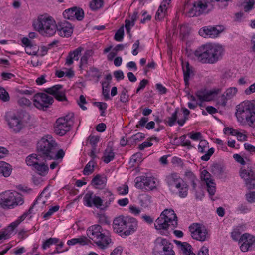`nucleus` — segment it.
<instances>
[{"mask_svg":"<svg viewBox=\"0 0 255 255\" xmlns=\"http://www.w3.org/2000/svg\"><path fill=\"white\" fill-rule=\"evenodd\" d=\"M11 235V232L8 229H2L0 231V240L6 239L9 238Z\"/></svg>","mask_w":255,"mask_h":255,"instance_id":"obj_63","label":"nucleus"},{"mask_svg":"<svg viewBox=\"0 0 255 255\" xmlns=\"http://www.w3.org/2000/svg\"><path fill=\"white\" fill-rule=\"evenodd\" d=\"M89 239L92 240L99 248L103 249L111 242L107 230L103 229L99 225H94L87 230Z\"/></svg>","mask_w":255,"mask_h":255,"instance_id":"obj_6","label":"nucleus"},{"mask_svg":"<svg viewBox=\"0 0 255 255\" xmlns=\"http://www.w3.org/2000/svg\"><path fill=\"white\" fill-rule=\"evenodd\" d=\"M99 137L96 135H90L87 139V143H89L92 148H96L97 143L99 141Z\"/></svg>","mask_w":255,"mask_h":255,"instance_id":"obj_47","label":"nucleus"},{"mask_svg":"<svg viewBox=\"0 0 255 255\" xmlns=\"http://www.w3.org/2000/svg\"><path fill=\"white\" fill-rule=\"evenodd\" d=\"M211 172L214 175H220L223 173V169L218 164H213L211 166Z\"/></svg>","mask_w":255,"mask_h":255,"instance_id":"obj_49","label":"nucleus"},{"mask_svg":"<svg viewBox=\"0 0 255 255\" xmlns=\"http://www.w3.org/2000/svg\"><path fill=\"white\" fill-rule=\"evenodd\" d=\"M0 99L4 102L9 100L8 92L2 87L0 88Z\"/></svg>","mask_w":255,"mask_h":255,"instance_id":"obj_57","label":"nucleus"},{"mask_svg":"<svg viewBox=\"0 0 255 255\" xmlns=\"http://www.w3.org/2000/svg\"><path fill=\"white\" fill-rule=\"evenodd\" d=\"M94 105L96 107H98L99 110L101 111V114H100L101 116H105V110L107 108V104L106 103L98 102H95L94 103Z\"/></svg>","mask_w":255,"mask_h":255,"instance_id":"obj_55","label":"nucleus"},{"mask_svg":"<svg viewBox=\"0 0 255 255\" xmlns=\"http://www.w3.org/2000/svg\"><path fill=\"white\" fill-rule=\"evenodd\" d=\"M180 115L181 114L179 113L178 110L176 109L171 117L167 118L166 123L170 127L173 126L175 125L176 122H177V120L180 119Z\"/></svg>","mask_w":255,"mask_h":255,"instance_id":"obj_38","label":"nucleus"},{"mask_svg":"<svg viewBox=\"0 0 255 255\" xmlns=\"http://www.w3.org/2000/svg\"><path fill=\"white\" fill-rule=\"evenodd\" d=\"M63 16L66 19L81 21L84 18V12L82 8L74 6L65 10Z\"/></svg>","mask_w":255,"mask_h":255,"instance_id":"obj_16","label":"nucleus"},{"mask_svg":"<svg viewBox=\"0 0 255 255\" xmlns=\"http://www.w3.org/2000/svg\"><path fill=\"white\" fill-rule=\"evenodd\" d=\"M92 55V52L91 50L86 51L84 54L81 58L80 60V65L82 66L87 63V61L89 58Z\"/></svg>","mask_w":255,"mask_h":255,"instance_id":"obj_54","label":"nucleus"},{"mask_svg":"<svg viewBox=\"0 0 255 255\" xmlns=\"http://www.w3.org/2000/svg\"><path fill=\"white\" fill-rule=\"evenodd\" d=\"M141 202L145 206H148L151 202V197L147 194L142 195Z\"/></svg>","mask_w":255,"mask_h":255,"instance_id":"obj_60","label":"nucleus"},{"mask_svg":"<svg viewBox=\"0 0 255 255\" xmlns=\"http://www.w3.org/2000/svg\"><path fill=\"white\" fill-rule=\"evenodd\" d=\"M59 209V206L56 205L51 207L48 211L43 214V218L46 220L48 219L54 213L57 212Z\"/></svg>","mask_w":255,"mask_h":255,"instance_id":"obj_52","label":"nucleus"},{"mask_svg":"<svg viewBox=\"0 0 255 255\" xmlns=\"http://www.w3.org/2000/svg\"><path fill=\"white\" fill-rule=\"evenodd\" d=\"M178 243L181 244V250L185 255H196L192 251V246L187 242L181 243L178 241Z\"/></svg>","mask_w":255,"mask_h":255,"instance_id":"obj_37","label":"nucleus"},{"mask_svg":"<svg viewBox=\"0 0 255 255\" xmlns=\"http://www.w3.org/2000/svg\"><path fill=\"white\" fill-rule=\"evenodd\" d=\"M208 142L205 140H202L200 141L198 145V151L201 153H204L209 148Z\"/></svg>","mask_w":255,"mask_h":255,"instance_id":"obj_51","label":"nucleus"},{"mask_svg":"<svg viewBox=\"0 0 255 255\" xmlns=\"http://www.w3.org/2000/svg\"><path fill=\"white\" fill-rule=\"evenodd\" d=\"M59 239L56 238H50L49 239L43 242L42 248L43 250H45L49 248L51 245L58 243Z\"/></svg>","mask_w":255,"mask_h":255,"instance_id":"obj_45","label":"nucleus"},{"mask_svg":"<svg viewBox=\"0 0 255 255\" xmlns=\"http://www.w3.org/2000/svg\"><path fill=\"white\" fill-rule=\"evenodd\" d=\"M124 27H120L115 33L114 39L117 41H122L124 37Z\"/></svg>","mask_w":255,"mask_h":255,"instance_id":"obj_56","label":"nucleus"},{"mask_svg":"<svg viewBox=\"0 0 255 255\" xmlns=\"http://www.w3.org/2000/svg\"><path fill=\"white\" fill-rule=\"evenodd\" d=\"M25 52L30 55H36L39 51V47L36 45L32 44L31 45L25 47Z\"/></svg>","mask_w":255,"mask_h":255,"instance_id":"obj_46","label":"nucleus"},{"mask_svg":"<svg viewBox=\"0 0 255 255\" xmlns=\"http://www.w3.org/2000/svg\"><path fill=\"white\" fill-rule=\"evenodd\" d=\"M103 201L104 203L103 206L105 207H109L114 200V196L111 191L106 190L104 191Z\"/></svg>","mask_w":255,"mask_h":255,"instance_id":"obj_33","label":"nucleus"},{"mask_svg":"<svg viewBox=\"0 0 255 255\" xmlns=\"http://www.w3.org/2000/svg\"><path fill=\"white\" fill-rule=\"evenodd\" d=\"M162 217L171 224V226L175 228L177 226V217L172 209H165L161 214Z\"/></svg>","mask_w":255,"mask_h":255,"instance_id":"obj_26","label":"nucleus"},{"mask_svg":"<svg viewBox=\"0 0 255 255\" xmlns=\"http://www.w3.org/2000/svg\"><path fill=\"white\" fill-rule=\"evenodd\" d=\"M0 175H2L5 177H9L12 172V166L8 163L0 161Z\"/></svg>","mask_w":255,"mask_h":255,"instance_id":"obj_32","label":"nucleus"},{"mask_svg":"<svg viewBox=\"0 0 255 255\" xmlns=\"http://www.w3.org/2000/svg\"><path fill=\"white\" fill-rule=\"evenodd\" d=\"M236 108L235 115L239 122L246 123L250 127H255V100H245Z\"/></svg>","mask_w":255,"mask_h":255,"instance_id":"obj_2","label":"nucleus"},{"mask_svg":"<svg viewBox=\"0 0 255 255\" xmlns=\"http://www.w3.org/2000/svg\"><path fill=\"white\" fill-rule=\"evenodd\" d=\"M210 174L206 170L201 173V179L205 181L207 191L211 196H213L216 192V184L212 179Z\"/></svg>","mask_w":255,"mask_h":255,"instance_id":"obj_22","label":"nucleus"},{"mask_svg":"<svg viewBox=\"0 0 255 255\" xmlns=\"http://www.w3.org/2000/svg\"><path fill=\"white\" fill-rule=\"evenodd\" d=\"M34 28L42 35L53 36L56 32V23L54 18L47 15H41L33 23Z\"/></svg>","mask_w":255,"mask_h":255,"instance_id":"obj_7","label":"nucleus"},{"mask_svg":"<svg viewBox=\"0 0 255 255\" xmlns=\"http://www.w3.org/2000/svg\"><path fill=\"white\" fill-rule=\"evenodd\" d=\"M6 121L10 129L14 133L19 132L24 126L20 117L15 114L7 115Z\"/></svg>","mask_w":255,"mask_h":255,"instance_id":"obj_14","label":"nucleus"},{"mask_svg":"<svg viewBox=\"0 0 255 255\" xmlns=\"http://www.w3.org/2000/svg\"><path fill=\"white\" fill-rule=\"evenodd\" d=\"M183 114L180 113V119L177 120V123L180 126H183L187 120L189 119L190 111L186 108L183 109Z\"/></svg>","mask_w":255,"mask_h":255,"instance_id":"obj_40","label":"nucleus"},{"mask_svg":"<svg viewBox=\"0 0 255 255\" xmlns=\"http://www.w3.org/2000/svg\"><path fill=\"white\" fill-rule=\"evenodd\" d=\"M117 191L120 195H126L128 193V187L126 184H124L117 188Z\"/></svg>","mask_w":255,"mask_h":255,"instance_id":"obj_59","label":"nucleus"},{"mask_svg":"<svg viewBox=\"0 0 255 255\" xmlns=\"http://www.w3.org/2000/svg\"><path fill=\"white\" fill-rule=\"evenodd\" d=\"M245 185L248 190H252L255 188V176L245 181Z\"/></svg>","mask_w":255,"mask_h":255,"instance_id":"obj_58","label":"nucleus"},{"mask_svg":"<svg viewBox=\"0 0 255 255\" xmlns=\"http://www.w3.org/2000/svg\"><path fill=\"white\" fill-rule=\"evenodd\" d=\"M45 201L42 198V197L39 196L38 197V198L36 199V200L34 202L33 205L30 207L28 211L24 213L21 216L19 217L18 219L15 220L14 222H12L8 227L7 228H5L6 229H8V231L11 232V234H12L13 230L18 226V225L22 222L27 216L28 214H30L32 213V209L33 208V207L36 204H45Z\"/></svg>","mask_w":255,"mask_h":255,"instance_id":"obj_15","label":"nucleus"},{"mask_svg":"<svg viewBox=\"0 0 255 255\" xmlns=\"http://www.w3.org/2000/svg\"><path fill=\"white\" fill-rule=\"evenodd\" d=\"M222 31L221 26H207L201 28L199 34L205 38H214L217 37Z\"/></svg>","mask_w":255,"mask_h":255,"instance_id":"obj_18","label":"nucleus"},{"mask_svg":"<svg viewBox=\"0 0 255 255\" xmlns=\"http://www.w3.org/2000/svg\"><path fill=\"white\" fill-rule=\"evenodd\" d=\"M240 176L244 180H247L252 178H255V173L250 167L247 168H241L240 170Z\"/></svg>","mask_w":255,"mask_h":255,"instance_id":"obj_29","label":"nucleus"},{"mask_svg":"<svg viewBox=\"0 0 255 255\" xmlns=\"http://www.w3.org/2000/svg\"><path fill=\"white\" fill-rule=\"evenodd\" d=\"M75 239L76 240L77 244H78L81 246L88 245L91 243L90 240L85 236H81Z\"/></svg>","mask_w":255,"mask_h":255,"instance_id":"obj_53","label":"nucleus"},{"mask_svg":"<svg viewBox=\"0 0 255 255\" xmlns=\"http://www.w3.org/2000/svg\"><path fill=\"white\" fill-rule=\"evenodd\" d=\"M96 163L93 160H90L85 166L83 173L85 175H89L92 174L94 171V168Z\"/></svg>","mask_w":255,"mask_h":255,"instance_id":"obj_41","label":"nucleus"},{"mask_svg":"<svg viewBox=\"0 0 255 255\" xmlns=\"http://www.w3.org/2000/svg\"><path fill=\"white\" fill-rule=\"evenodd\" d=\"M24 202L23 196L15 191L6 190L0 193V207L4 210L14 209Z\"/></svg>","mask_w":255,"mask_h":255,"instance_id":"obj_5","label":"nucleus"},{"mask_svg":"<svg viewBox=\"0 0 255 255\" xmlns=\"http://www.w3.org/2000/svg\"><path fill=\"white\" fill-rule=\"evenodd\" d=\"M255 243V237L249 233L241 235L239 239L240 248L243 252L252 250Z\"/></svg>","mask_w":255,"mask_h":255,"instance_id":"obj_17","label":"nucleus"},{"mask_svg":"<svg viewBox=\"0 0 255 255\" xmlns=\"http://www.w3.org/2000/svg\"><path fill=\"white\" fill-rule=\"evenodd\" d=\"M33 104L38 109L46 110L53 102V98L46 93H39L33 97Z\"/></svg>","mask_w":255,"mask_h":255,"instance_id":"obj_13","label":"nucleus"},{"mask_svg":"<svg viewBox=\"0 0 255 255\" xmlns=\"http://www.w3.org/2000/svg\"><path fill=\"white\" fill-rule=\"evenodd\" d=\"M183 180L179 174L175 172L167 175L165 178L166 183L171 188L179 187L180 183Z\"/></svg>","mask_w":255,"mask_h":255,"instance_id":"obj_25","label":"nucleus"},{"mask_svg":"<svg viewBox=\"0 0 255 255\" xmlns=\"http://www.w3.org/2000/svg\"><path fill=\"white\" fill-rule=\"evenodd\" d=\"M56 31L62 37H69L73 33V28L70 23L63 21L56 24Z\"/></svg>","mask_w":255,"mask_h":255,"instance_id":"obj_21","label":"nucleus"},{"mask_svg":"<svg viewBox=\"0 0 255 255\" xmlns=\"http://www.w3.org/2000/svg\"><path fill=\"white\" fill-rule=\"evenodd\" d=\"M102 94L104 97V99L105 100H108L110 99L109 94V89L108 86L109 83L106 82H103L102 83Z\"/></svg>","mask_w":255,"mask_h":255,"instance_id":"obj_50","label":"nucleus"},{"mask_svg":"<svg viewBox=\"0 0 255 255\" xmlns=\"http://www.w3.org/2000/svg\"><path fill=\"white\" fill-rule=\"evenodd\" d=\"M250 208L245 204H241L238 206L237 211L241 213H246L250 211Z\"/></svg>","mask_w":255,"mask_h":255,"instance_id":"obj_62","label":"nucleus"},{"mask_svg":"<svg viewBox=\"0 0 255 255\" xmlns=\"http://www.w3.org/2000/svg\"><path fill=\"white\" fill-rule=\"evenodd\" d=\"M246 199L248 202L253 203L255 202V191L250 192L245 195Z\"/></svg>","mask_w":255,"mask_h":255,"instance_id":"obj_64","label":"nucleus"},{"mask_svg":"<svg viewBox=\"0 0 255 255\" xmlns=\"http://www.w3.org/2000/svg\"><path fill=\"white\" fill-rule=\"evenodd\" d=\"M57 150V144L50 135L42 137L37 143V152L42 160L53 159Z\"/></svg>","mask_w":255,"mask_h":255,"instance_id":"obj_4","label":"nucleus"},{"mask_svg":"<svg viewBox=\"0 0 255 255\" xmlns=\"http://www.w3.org/2000/svg\"><path fill=\"white\" fill-rule=\"evenodd\" d=\"M214 151L215 150L213 148H211L208 149L207 152L201 157V159L202 160L205 161H208L210 159V157L214 153Z\"/></svg>","mask_w":255,"mask_h":255,"instance_id":"obj_61","label":"nucleus"},{"mask_svg":"<svg viewBox=\"0 0 255 255\" xmlns=\"http://www.w3.org/2000/svg\"><path fill=\"white\" fill-rule=\"evenodd\" d=\"M104 3V0H92L89 3V7L93 11H96L101 8Z\"/></svg>","mask_w":255,"mask_h":255,"instance_id":"obj_42","label":"nucleus"},{"mask_svg":"<svg viewBox=\"0 0 255 255\" xmlns=\"http://www.w3.org/2000/svg\"><path fill=\"white\" fill-rule=\"evenodd\" d=\"M183 71L184 73V80L186 85H187L188 84L190 74L192 73V71L190 69L188 63L187 64L185 67H183Z\"/></svg>","mask_w":255,"mask_h":255,"instance_id":"obj_43","label":"nucleus"},{"mask_svg":"<svg viewBox=\"0 0 255 255\" xmlns=\"http://www.w3.org/2000/svg\"><path fill=\"white\" fill-rule=\"evenodd\" d=\"M82 50L81 47H78L74 51L70 52L66 59V64L70 65L73 63V60H78L79 56L80 55Z\"/></svg>","mask_w":255,"mask_h":255,"instance_id":"obj_28","label":"nucleus"},{"mask_svg":"<svg viewBox=\"0 0 255 255\" xmlns=\"http://www.w3.org/2000/svg\"><path fill=\"white\" fill-rule=\"evenodd\" d=\"M178 190V194L181 198L186 197L188 195V186L183 180L179 187H175Z\"/></svg>","mask_w":255,"mask_h":255,"instance_id":"obj_36","label":"nucleus"},{"mask_svg":"<svg viewBox=\"0 0 255 255\" xmlns=\"http://www.w3.org/2000/svg\"><path fill=\"white\" fill-rule=\"evenodd\" d=\"M224 51V48L220 45L207 43L199 47L194 54L198 62L213 64L222 58Z\"/></svg>","mask_w":255,"mask_h":255,"instance_id":"obj_1","label":"nucleus"},{"mask_svg":"<svg viewBox=\"0 0 255 255\" xmlns=\"http://www.w3.org/2000/svg\"><path fill=\"white\" fill-rule=\"evenodd\" d=\"M144 135L142 133L138 132L135 134L132 135L130 138H129L128 141L131 142L132 144H136L137 142L140 141L144 138Z\"/></svg>","mask_w":255,"mask_h":255,"instance_id":"obj_48","label":"nucleus"},{"mask_svg":"<svg viewBox=\"0 0 255 255\" xmlns=\"http://www.w3.org/2000/svg\"><path fill=\"white\" fill-rule=\"evenodd\" d=\"M170 226H171V224L165 219V217H162L161 215L156 220L154 224L155 228L157 230H166Z\"/></svg>","mask_w":255,"mask_h":255,"instance_id":"obj_27","label":"nucleus"},{"mask_svg":"<svg viewBox=\"0 0 255 255\" xmlns=\"http://www.w3.org/2000/svg\"><path fill=\"white\" fill-rule=\"evenodd\" d=\"M185 179L191 183L193 190L196 192V197L197 199H201L203 196L202 193H198L196 191V188L197 186V182L198 181V179L194 174L190 170H187L184 174Z\"/></svg>","mask_w":255,"mask_h":255,"instance_id":"obj_24","label":"nucleus"},{"mask_svg":"<svg viewBox=\"0 0 255 255\" xmlns=\"http://www.w3.org/2000/svg\"><path fill=\"white\" fill-rule=\"evenodd\" d=\"M42 160V157H40L38 154H32L26 158V162L27 165L34 167L38 162H40Z\"/></svg>","mask_w":255,"mask_h":255,"instance_id":"obj_35","label":"nucleus"},{"mask_svg":"<svg viewBox=\"0 0 255 255\" xmlns=\"http://www.w3.org/2000/svg\"><path fill=\"white\" fill-rule=\"evenodd\" d=\"M115 157L113 149L110 146H107L105 150L102 159L105 163H108L113 160Z\"/></svg>","mask_w":255,"mask_h":255,"instance_id":"obj_30","label":"nucleus"},{"mask_svg":"<svg viewBox=\"0 0 255 255\" xmlns=\"http://www.w3.org/2000/svg\"><path fill=\"white\" fill-rule=\"evenodd\" d=\"M119 100L123 103H125L129 101V98L128 94V91L125 88H123L119 94Z\"/></svg>","mask_w":255,"mask_h":255,"instance_id":"obj_44","label":"nucleus"},{"mask_svg":"<svg viewBox=\"0 0 255 255\" xmlns=\"http://www.w3.org/2000/svg\"><path fill=\"white\" fill-rule=\"evenodd\" d=\"M156 179L146 176H138L135 179L136 188L142 190H152L157 186Z\"/></svg>","mask_w":255,"mask_h":255,"instance_id":"obj_12","label":"nucleus"},{"mask_svg":"<svg viewBox=\"0 0 255 255\" xmlns=\"http://www.w3.org/2000/svg\"><path fill=\"white\" fill-rule=\"evenodd\" d=\"M221 91L220 88L213 89L210 90H200L197 92L196 96L199 100L203 101L213 100Z\"/></svg>","mask_w":255,"mask_h":255,"instance_id":"obj_19","label":"nucleus"},{"mask_svg":"<svg viewBox=\"0 0 255 255\" xmlns=\"http://www.w3.org/2000/svg\"><path fill=\"white\" fill-rule=\"evenodd\" d=\"M192 237L196 240L204 242L208 240L210 234L205 226L199 223H193L189 226Z\"/></svg>","mask_w":255,"mask_h":255,"instance_id":"obj_11","label":"nucleus"},{"mask_svg":"<svg viewBox=\"0 0 255 255\" xmlns=\"http://www.w3.org/2000/svg\"><path fill=\"white\" fill-rule=\"evenodd\" d=\"M106 179L99 175H96L92 180V184L96 188L102 189L106 185Z\"/></svg>","mask_w":255,"mask_h":255,"instance_id":"obj_34","label":"nucleus"},{"mask_svg":"<svg viewBox=\"0 0 255 255\" xmlns=\"http://www.w3.org/2000/svg\"><path fill=\"white\" fill-rule=\"evenodd\" d=\"M62 86L61 85H56L51 88H48L45 90L46 92L54 96L56 100L59 101H66L67 98L64 92L60 91Z\"/></svg>","mask_w":255,"mask_h":255,"instance_id":"obj_23","label":"nucleus"},{"mask_svg":"<svg viewBox=\"0 0 255 255\" xmlns=\"http://www.w3.org/2000/svg\"><path fill=\"white\" fill-rule=\"evenodd\" d=\"M74 122V115L73 113H68L65 116L57 119L54 125L55 133L60 136L65 135L69 131Z\"/></svg>","mask_w":255,"mask_h":255,"instance_id":"obj_8","label":"nucleus"},{"mask_svg":"<svg viewBox=\"0 0 255 255\" xmlns=\"http://www.w3.org/2000/svg\"><path fill=\"white\" fill-rule=\"evenodd\" d=\"M45 160H41L40 162H38L37 164L34 167V169L40 175L44 176L47 173L48 171V167L47 164H45L44 162Z\"/></svg>","mask_w":255,"mask_h":255,"instance_id":"obj_31","label":"nucleus"},{"mask_svg":"<svg viewBox=\"0 0 255 255\" xmlns=\"http://www.w3.org/2000/svg\"><path fill=\"white\" fill-rule=\"evenodd\" d=\"M154 255H174L173 245L167 239L162 237L157 238L155 241Z\"/></svg>","mask_w":255,"mask_h":255,"instance_id":"obj_10","label":"nucleus"},{"mask_svg":"<svg viewBox=\"0 0 255 255\" xmlns=\"http://www.w3.org/2000/svg\"><path fill=\"white\" fill-rule=\"evenodd\" d=\"M96 195H94L91 192H87L84 196L83 201L84 205L88 207H92L93 206L94 197Z\"/></svg>","mask_w":255,"mask_h":255,"instance_id":"obj_39","label":"nucleus"},{"mask_svg":"<svg viewBox=\"0 0 255 255\" xmlns=\"http://www.w3.org/2000/svg\"><path fill=\"white\" fill-rule=\"evenodd\" d=\"M238 88L235 87H231L227 88L224 94L219 97L217 100V105L225 107L228 100L233 99L235 97L238 93Z\"/></svg>","mask_w":255,"mask_h":255,"instance_id":"obj_20","label":"nucleus"},{"mask_svg":"<svg viewBox=\"0 0 255 255\" xmlns=\"http://www.w3.org/2000/svg\"><path fill=\"white\" fill-rule=\"evenodd\" d=\"M138 227L137 220L132 217L120 215L113 222L114 230L122 237H126L134 233Z\"/></svg>","mask_w":255,"mask_h":255,"instance_id":"obj_3","label":"nucleus"},{"mask_svg":"<svg viewBox=\"0 0 255 255\" xmlns=\"http://www.w3.org/2000/svg\"><path fill=\"white\" fill-rule=\"evenodd\" d=\"M207 8L205 0H190L184 8V13L189 17L199 16L203 14Z\"/></svg>","mask_w":255,"mask_h":255,"instance_id":"obj_9","label":"nucleus"}]
</instances>
